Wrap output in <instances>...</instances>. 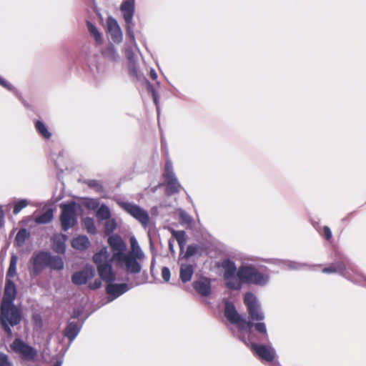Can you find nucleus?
<instances>
[{
	"instance_id": "f257e3e1",
	"label": "nucleus",
	"mask_w": 366,
	"mask_h": 366,
	"mask_svg": "<svg viewBox=\"0 0 366 366\" xmlns=\"http://www.w3.org/2000/svg\"><path fill=\"white\" fill-rule=\"evenodd\" d=\"M224 314L227 319L232 323L237 326V337L247 345L250 350L254 352L261 359L267 362H272L275 357V350L270 345H259L254 343L252 327H254L255 330L262 334L265 339H267L268 335L266 325L264 322H257L253 324L250 321L242 318L234 305L227 302L225 304Z\"/></svg>"
},
{
	"instance_id": "f03ea898",
	"label": "nucleus",
	"mask_w": 366,
	"mask_h": 366,
	"mask_svg": "<svg viewBox=\"0 0 366 366\" xmlns=\"http://www.w3.org/2000/svg\"><path fill=\"white\" fill-rule=\"evenodd\" d=\"M130 251L124 253L114 262L129 274H139L142 270L140 262L145 259V254L134 236L130 237Z\"/></svg>"
},
{
	"instance_id": "7ed1b4c3",
	"label": "nucleus",
	"mask_w": 366,
	"mask_h": 366,
	"mask_svg": "<svg viewBox=\"0 0 366 366\" xmlns=\"http://www.w3.org/2000/svg\"><path fill=\"white\" fill-rule=\"evenodd\" d=\"M93 261L97 267V271L101 279L106 282H114L116 279L113 271L109 253L106 247H102L93 256Z\"/></svg>"
},
{
	"instance_id": "20e7f679",
	"label": "nucleus",
	"mask_w": 366,
	"mask_h": 366,
	"mask_svg": "<svg viewBox=\"0 0 366 366\" xmlns=\"http://www.w3.org/2000/svg\"><path fill=\"white\" fill-rule=\"evenodd\" d=\"M240 276L244 282L259 287H264L269 282L270 275L267 271H263L252 264L240 266Z\"/></svg>"
},
{
	"instance_id": "39448f33",
	"label": "nucleus",
	"mask_w": 366,
	"mask_h": 366,
	"mask_svg": "<svg viewBox=\"0 0 366 366\" xmlns=\"http://www.w3.org/2000/svg\"><path fill=\"white\" fill-rule=\"evenodd\" d=\"M21 320V311L14 305H1L0 322L5 332L8 335H11L12 332L11 326H15L19 324Z\"/></svg>"
},
{
	"instance_id": "423d86ee",
	"label": "nucleus",
	"mask_w": 366,
	"mask_h": 366,
	"mask_svg": "<svg viewBox=\"0 0 366 366\" xmlns=\"http://www.w3.org/2000/svg\"><path fill=\"white\" fill-rule=\"evenodd\" d=\"M124 20L125 21V29L127 37L130 44L137 46L134 26L133 18L135 11V0H124L120 6Z\"/></svg>"
},
{
	"instance_id": "0eeeda50",
	"label": "nucleus",
	"mask_w": 366,
	"mask_h": 366,
	"mask_svg": "<svg viewBox=\"0 0 366 366\" xmlns=\"http://www.w3.org/2000/svg\"><path fill=\"white\" fill-rule=\"evenodd\" d=\"M224 268V278L227 287L232 290H240L244 279L240 276V267L237 269L235 264L226 260L223 262Z\"/></svg>"
},
{
	"instance_id": "6e6552de",
	"label": "nucleus",
	"mask_w": 366,
	"mask_h": 366,
	"mask_svg": "<svg viewBox=\"0 0 366 366\" xmlns=\"http://www.w3.org/2000/svg\"><path fill=\"white\" fill-rule=\"evenodd\" d=\"M117 202L122 209L136 219L143 227L146 228L147 227L149 222V216L145 209L132 202L120 199L117 200Z\"/></svg>"
},
{
	"instance_id": "1a4fd4ad",
	"label": "nucleus",
	"mask_w": 366,
	"mask_h": 366,
	"mask_svg": "<svg viewBox=\"0 0 366 366\" xmlns=\"http://www.w3.org/2000/svg\"><path fill=\"white\" fill-rule=\"evenodd\" d=\"M49 252H34L29 259V272L31 278L39 276L48 267Z\"/></svg>"
},
{
	"instance_id": "9d476101",
	"label": "nucleus",
	"mask_w": 366,
	"mask_h": 366,
	"mask_svg": "<svg viewBox=\"0 0 366 366\" xmlns=\"http://www.w3.org/2000/svg\"><path fill=\"white\" fill-rule=\"evenodd\" d=\"M10 347L24 361H35L38 355V351L34 347L19 338L14 340Z\"/></svg>"
},
{
	"instance_id": "9b49d317",
	"label": "nucleus",
	"mask_w": 366,
	"mask_h": 366,
	"mask_svg": "<svg viewBox=\"0 0 366 366\" xmlns=\"http://www.w3.org/2000/svg\"><path fill=\"white\" fill-rule=\"evenodd\" d=\"M78 205L74 203L62 204L60 207L61 209V214L60 220L62 228L64 231L74 227L76 222V209Z\"/></svg>"
},
{
	"instance_id": "f8f14e48",
	"label": "nucleus",
	"mask_w": 366,
	"mask_h": 366,
	"mask_svg": "<svg viewBox=\"0 0 366 366\" xmlns=\"http://www.w3.org/2000/svg\"><path fill=\"white\" fill-rule=\"evenodd\" d=\"M164 178L166 182V192L168 194L172 195L180 191L182 186L174 172L172 162L169 159L165 163Z\"/></svg>"
},
{
	"instance_id": "ddd939ff",
	"label": "nucleus",
	"mask_w": 366,
	"mask_h": 366,
	"mask_svg": "<svg viewBox=\"0 0 366 366\" xmlns=\"http://www.w3.org/2000/svg\"><path fill=\"white\" fill-rule=\"evenodd\" d=\"M244 303L247 307L249 318L252 321H260L264 320V316L261 311L257 297L251 292L244 295Z\"/></svg>"
},
{
	"instance_id": "4468645a",
	"label": "nucleus",
	"mask_w": 366,
	"mask_h": 366,
	"mask_svg": "<svg viewBox=\"0 0 366 366\" xmlns=\"http://www.w3.org/2000/svg\"><path fill=\"white\" fill-rule=\"evenodd\" d=\"M322 272L328 274L339 273L345 278L352 282H357V280H355L352 274V272H353L352 268L350 265L346 266L343 262L331 264L328 267H325L322 269Z\"/></svg>"
},
{
	"instance_id": "2eb2a0df",
	"label": "nucleus",
	"mask_w": 366,
	"mask_h": 366,
	"mask_svg": "<svg viewBox=\"0 0 366 366\" xmlns=\"http://www.w3.org/2000/svg\"><path fill=\"white\" fill-rule=\"evenodd\" d=\"M108 243L112 249L111 258L114 262L126 253L127 244L117 234L110 236L108 238Z\"/></svg>"
},
{
	"instance_id": "dca6fc26",
	"label": "nucleus",
	"mask_w": 366,
	"mask_h": 366,
	"mask_svg": "<svg viewBox=\"0 0 366 366\" xmlns=\"http://www.w3.org/2000/svg\"><path fill=\"white\" fill-rule=\"evenodd\" d=\"M107 31L112 41L115 44H120L123 40V32L118 21L112 16H109L106 21Z\"/></svg>"
},
{
	"instance_id": "f3484780",
	"label": "nucleus",
	"mask_w": 366,
	"mask_h": 366,
	"mask_svg": "<svg viewBox=\"0 0 366 366\" xmlns=\"http://www.w3.org/2000/svg\"><path fill=\"white\" fill-rule=\"evenodd\" d=\"M95 274L94 269L91 265H86L81 271L74 273L71 280L76 285H84L93 278Z\"/></svg>"
},
{
	"instance_id": "a211bd4d",
	"label": "nucleus",
	"mask_w": 366,
	"mask_h": 366,
	"mask_svg": "<svg viewBox=\"0 0 366 366\" xmlns=\"http://www.w3.org/2000/svg\"><path fill=\"white\" fill-rule=\"evenodd\" d=\"M129 289V286L126 283L114 284L113 282H108L106 291L109 296V302L112 301L115 298L119 297L128 291Z\"/></svg>"
},
{
	"instance_id": "6ab92c4d",
	"label": "nucleus",
	"mask_w": 366,
	"mask_h": 366,
	"mask_svg": "<svg viewBox=\"0 0 366 366\" xmlns=\"http://www.w3.org/2000/svg\"><path fill=\"white\" fill-rule=\"evenodd\" d=\"M16 290L14 283L11 280H7L1 305L11 306L14 305L13 302L16 298Z\"/></svg>"
},
{
	"instance_id": "aec40b11",
	"label": "nucleus",
	"mask_w": 366,
	"mask_h": 366,
	"mask_svg": "<svg viewBox=\"0 0 366 366\" xmlns=\"http://www.w3.org/2000/svg\"><path fill=\"white\" fill-rule=\"evenodd\" d=\"M193 287L202 296L207 297L211 292V282L206 277L200 278L193 282Z\"/></svg>"
},
{
	"instance_id": "412c9836",
	"label": "nucleus",
	"mask_w": 366,
	"mask_h": 366,
	"mask_svg": "<svg viewBox=\"0 0 366 366\" xmlns=\"http://www.w3.org/2000/svg\"><path fill=\"white\" fill-rule=\"evenodd\" d=\"M102 56L105 61L112 64L118 63L121 60V57L113 44H109L102 51Z\"/></svg>"
},
{
	"instance_id": "4be33fe9",
	"label": "nucleus",
	"mask_w": 366,
	"mask_h": 366,
	"mask_svg": "<svg viewBox=\"0 0 366 366\" xmlns=\"http://www.w3.org/2000/svg\"><path fill=\"white\" fill-rule=\"evenodd\" d=\"M66 237L64 234H58L53 238V249L54 250L60 254H64L66 251Z\"/></svg>"
},
{
	"instance_id": "5701e85b",
	"label": "nucleus",
	"mask_w": 366,
	"mask_h": 366,
	"mask_svg": "<svg viewBox=\"0 0 366 366\" xmlns=\"http://www.w3.org/2000/svg\"><path fill=\"white\" fill-rule=\"evenodd\" d=\"M81 330V327L76 322H71L68 324L65 331L64 335L69 339L71 342L78 335Z\"/></svg>"
},
{
	"instance_id": "b1692460",
	"label": "nucleus",
	"mask_w": 366,
	"mask_h": 366,
	"mask_svg": "<svg viewBox=\"0 0 366 366\" xmlns=\"http://www.w3.org/2000/svg\"><path fill=\"white\" fill-rule=\"evenodd\" d=\"M71 245L74 248L79 250H84L89 245V240L85 235H81L72 240Z\"/></svg>"
},
{
	"instance_id": "393cba45",
	"label": "nucleus",
	"mask_w": 366,
	"mask_h": 366,
	"mask_svg": "<svg viewBox=\"0 0 366 366\" xmlns=\"http://www.w3.org/2000/svg\"><path fill=\"white\" fill-rule=\"evenodd\" d=\"M194 273L193 267L191 264H182L180 267V279L183 282L190 281Z\"/></svg>"
},
{
	"instance_id": "a878e982",
	"label": "nucleus",
	"mask_w": 366,
	"mask_h": 366,
	"mask_svg": "<svg viewBox=\"0 0 366 366\" xmlns=\"http://www.w3.org/2000/svg\"><path fill=\"white\" fill-rule=\"evenodd\" d=\"M172 237L177 241L180 250L183 251L187 243V236L184 231H176L171 229Z\"/></svg>"
},
{
	"instance_id": "bb28decb",
	"label": "nucleus",
	"mask_w": 366,
	"mask_h": 366,
	"mask_svg": "<svg viewBox=\"0 0 366 366\" xmlns=\"http://www.w3.org/2000/svg\"><path fill=\"white\" fill-rule=\"evenodd\" d=\"M48 267L52 269L61 270L64 268V261L61 257L53 256L49 253Z\"/></svg>"
},
{
	"instance_id": "cd10ccee",
	"label": "nucleus",
	"mask_w": 366,
	"mask_h": 366,
	"mask_svg": "<svg viewBox=\"0 0 366 366\" xmlns=\"http://www.w3.org/2000/svg\"><path fill=\"white\" fill-rule=\"evenodd\" d=\"M87 28L90 34L93 36L95 41L98 44L103 43L102 34L98 30L97 26L91 22L87 23Z\"/></svg>"
},
{
	"instance_id": "c85d7f7f",
	"label": "nucleus",
	"mask_w": 366,
	"mask_h": 366,
	"mask_svg": "<svg viewBox=\"0 0 366 366\" xmlns=\"http://www.w3.org/2000/svg\"><path fill=\"white\" fill-rule=\"evenodd\" d=\"M35 128L38 133L44 139H49L51 137V133L42 121L37 120L35 123Z\"/></svg>"
},
{
	"instance_id": "c756f323",
	"label": "nucleus",
	"mask_w": 366,
	"mask_h": 366,
	"mask_svg": "<svg viewBox=\"0 0 366 366\" xmlns=\"http://www.w3.org/2000/svg\"><path fill=\"white\" fill-rule=\"evenodd\" d=\"M29 235L30 234L27 229L24 228L19 229L15 237V241L17 245L22 247L25 244L26 239L29 237Z\"/></svg>"
},
{
	"instance_id": "7c9ffc66",
	"label": "nucleus",
	"mask_w": 366,
	"mask_h": 366,
	"mask_svg": "<svg viewBox=\"0 0 366 366\" xmlns=\"http://www.w3.org/2000/svg\"><path fill=\"white\" fill-rule=\"evenodd\" d=\"M110 217L111 212L109 208L105 204L101 205L97 212V217L102 220H107L110 219Z\"/></svg>"
},
{
	"instance_id": "2f4dec72",
	"label": "nucleus",
	"mask_w": 366,
	"mask_h": 366,
	"mask_svg": "<svg viewBox=\"0 0 366 366\" xmlns=\"http://www.w3.org/2000/svg\"><path fill=\"white\" fill-rule=\"evenodd\" d=\"M53 219V212L51 209H48L42 214L38 216L35 219V222L39 224H47Z\"/></svg>"
},
{
	"instance_id": "473e14b6",
	"label": "nucleus",
	"mask_w": 366,
	"mask_h": 366,
	"mask_svg": "<svg viewBox=\"0 0 366 366\" xmlns=\"http://www.w3.org/2000/svg\"><path fill=\"white\" fill-rule=\"evenodd\" d=\"M178 212L182 224L190 226L192 224L193 218L187 212H185L184 209H179Z\"/></svg>"
},
{
	"instance_id": "72a5a7b5",
	"label": "nucleus",
	"mask_w": 366,
	"mask_h": 366,
	"mask_svg": "<svg viewBox=\"0 0 366 366\" xmlns=\"http://www.w3.org/2000/svg\"><path fill=\"white\" fill-rule=\"evenodd\" d=\"M18 262V257L13 254L10 259L9 267L7 272V276L13 277L16 273V264Z\"/></svg>"
},
{
	"instance_id": "f704fd0d",
	"label": "nucleus",
	"mask_w": 366,
	"mask_h": 366,
	"mask_svg": "<svg viewBox=\"0 0 366 366\" xmlns=\"http://www.w3.org/2000/svg\"><path fill=\"white\" fill-rule=\"evenodd\" d=\"M282 264L285 269H300L305 265L304 264L292 262L290 260H283L282 261Z\"/></svg>"
},
{
	"instance_id": "c9c22d12",
	"label": "nucleus",
	"mask_w": 366,
	"mask_h": 366,
	"mask_svg": "<svg viewBox=\"0 0 366 366\" xmlns=\"http://www.w3.org/2000/svg\"><path fill=\"white\" fill-rule=\"evenodd\" d=\"M29 204V202L26 199H19L17 201H16L14 204V214H19L22 209L25 208L26 207H27V205Z\"/></svg>"
},
{
	"instance_id": "e433bc0d",
	"label": "nucleus",
	"mask_w": 366,
	"mask_h": 366,
	"mask_svg": "<svg viewBox=\"0 0 366 366\" xmlns=\"http://www.w3.org/2000/svg\"><path fill=\"white\" fill-rule=\"evenodd\" d=\"M88 187L92 189H94L95 191L98 192H102L104 191V187L102 183L96 179H89L86 182Z\"/></svg>"
},
{
	"instance_id": "4c0bfd02",
	"label": "nucleus",
	"mask_w": 366,
	"mask_h": 366,
	"mask_svg": "<svg viewBox=\"0 0 366 366\" xmlns=\"http://www.w3.org/2000/svg\"><path fill=\"white\" fill-rule=\"evenodd\" d=\"M0 366H14V364L9 355L0 352Z\"/></svg>"
},
{
	"instance_id": "58836bf2",
	"label": "nucleus",
	"mask_w": 366,
	"mask_h": 366,
	"mask_svg": "<svg viewBox=\"0 0 366 366\" xmlns=\"http://www.w3.org/2000/svg\"><path fill=\"white\" fill-rule=\"evenodd\" d=\"M84 223L88 232L91 234H94L96 232V227L92 219L85 218L84 219Z\"/></svg>"
},
{
	"instance_id": "ea45409f",
	"label": "nucleus",
	"mask_w": 366,
	"mask_h": 366,
	"mask_svg": "<svg viewBox=\"0 0 366 366\" xmlns=\"http://www.w3.org/2000/svg\"><path fill=\"white\" fill-rule=\"evenodd\" d=\"M147 89L152 93V98H153V100H154V103L156 105L157 109L158 110L159 109V106H158V104H159V95H158L157 92H156V90L154 89L153 85L151 83H149V82H147Z\"/></svg>"
},
{
	"instance_id": "a19ab883",
	"label": "nucleus",
	"mask_w": 366,
	"mask_h": 366,
	"mask_svg": "<svg viewBox=\"0 0 366 366\" xmlns=\"http://www.w3.org/2000/svg\"><path fill=\"white\" fill-rule=\"evenodd\" d=\"M198 249H199L198 247L195 244L189 245L187 249L186 254H185L186 257L189 258V257L196 254L198 252Z\"/></svg>"
},
{
	"instance_id": "79ce46f5",
	"label": "nucleus",
	"mask_w": 366,
	"mask_h": 366,
	"mask_svg": "<svg viewBox=\"0 0 366 366\" xmlns=\"http://www.w3.org/2000/svg\"><path fill=\"white\" fill-rule=\"evenodd\" d=\"M105 229L107 232H112L117 227L116 222L114 219H107Z\"/></svg>"
},
{
	"instance_id": "37998d69",
	"label": "nucleus",
	"mask_w": 366,
	"mask_h": 366,
	"mask_svg": "<svg viewBox=\"0 0 366 366\" xmlns=\"http://www.w3.org/2000/svg\"><path fill=\"white\" fill-rule=\"evenodd\" d=\"M129 71L130 75L138 78V70L134 61H130L129 64Z\"/></svg>"
},
{
	"instance_id": "c03bdc74",
	"label": "nucleus",
	"mask_w": 366,
	"mask_h": 366,
	"mask_svg": "<svg viewBox=\"0 0 366 366\" xmlns=\"http://www.w3.org/2000/svg\"><path fill=\"white\" fill-rule=\"evenodd\" d=\"M86 207L90 209H96L99 207V201L95 199H89L86 202Z\"/></svg>"
},
{
	"instance_id": "a18cd8bd",
	"label": "nucleus",
	"mask_w": 366,
	"mask_h": 366,
	"mask_svg": "<svg viewBox=\"0 0 366 366\" xmlns=\"http://www.w3.org/2000/svg\"><path fill=\"white\" fill-rule=\"evenodd\" d=\"M321 234L324 236L327 240H330L332 236L331 229L327 226L323 227Z\"/></svg>"
},
{
	"instance_id": "49530a36",
	"label": "nucleus",
	"mask_w": 366,
	"mask_h": 366,
	"mask_svg": "<svg viewBox=\"0 0 366 366\" xmlns=\"http://www.w3.org/2000/svg\"><path fill=\"white\" fill-rule=\"evenodd\" d=\"M170 270L168 267H164L162 269V277L165 282H169L170 279Z\"/></svg>"
},
{
	"instance_id": "de8ad7c7",
	"label": "nucleus",
	"mask_w": 366,
	"mask_h": 366,
	"mask_svg": "<svg viewBox=\"0 0 366 366\" xmlns=\"http://www.w3.org/2000/svg\"><path fill=\"white\" fill-rule=\"evenodd\" d=\"M97 72V74L102 75L106 74L109 71V67H107L105 65H102V64L99 63L96 66Z\"/></svg>"
},
{
	"instance_id": "09e8293b",
	"label": "nucleus",
	"mask_w": 366,
	"mask_h": 366,
	"mask_svg": "<svg viewBox=\"0 0 366 366\" xmlns=\"http://www.w3.org/2000/svg\"><path fill=\"white\" fill-rule=\"evenodd\" d=\"M0 85L11 92L14 89V87L10 83L7 82L1 77H0Z\"/></svg>"
},
{
	"instance_id": "8fccbe9b",
	"label": "nucleus",
	"mask_w": 366,
	"mask_h": 366,
	"mask_svg": "<svg viewBox=\"0 0 366 366\" xmlns=\"http://www.w3.org/2000/svg\"><path fill=\"white\" fill-rule=\"evenodd\" d=\"M126 55H127V57L129 59V62L130 61H134V58H133V53H132V51L131 50L127 49Z\"/></svg>"
},
{
	"instance_id": "3c124183",
	"label": "nucleus",
	"mask_w": 366,
	"mask_h": 366,
	"mask_svg": "<svg viewBox=\"0 0 366 366\" xmlns=\"http://www.w3.org/2000/svg\"><path fill=\"white\" fill-rule=\"evenodd\" d=\"M169 249L172 253H174V240H169Z\"/></svg>"
},
{
	"instance_id": "603ef678",
	"label": "nucleus",
	"mask_w": 366,
	"mask_h": 366,
	"mask_svg": "<svg viewBox=\"0 0 366 366\" xmlns=\"http://www.w3.org/2000/svg\"><path fill=\"white\" fill-rule=\"evenodd\" d=\"M150 76L154 80H156L157 78V74L154 69H151L150 70Z\"/></svg>"
},
{
	"instance_id": "864d4df0",
	"label": "nucleus",
	"mask_w": 366,
	"mask_h": 366,
	"mask_svg": "<svg viewBox=\"0 0 366 366\" xmlns=\"http://www.w3.org/2000/svg\"><path fill=\"white\" fill-rule=\"evenodd\" d=\"M3 224H4V216H3L1 208L0 207V228L2 227Z\"/></svg>"
},
{
	"instance_id": "5fc2aeb1",
	"label": "nucleus",
	"mask_w": 366,
	"mask_h": 366,
	"mask_svg": "<svg viewBox=\"0 0 366 366\" xmlns=\"http://www.w3.org/2000/svg\"><path fill=\"white\" fill-rule=\"evenodd\" d=\"M101 286V282L99 281H95L94 285L92 286L93 289L98 288Z\"/></svg>"
},
{
	"instance_id": "6e6d98bb",
	"label": "nucleus",
	"mask_w": 366,
	"mask_h": 366,
	"mask_svg": "<svg viewBox=\"0 0 366 366\" xmlns=\"http://www.w3.org/2000/svg\"><path fill=\"white\" fill-rule=\"evenodd\" d=\"M62 365V361L61 360H58L56 362V363L54 364V366H61Z\"/></svg>"
},
{
	"instance_id": "4d7b16f0",
	"label": "nucleus",
	"mask_w": 366,
	"mask_h": 366,
	"mask_svg": "<svg viewBox=\"0 0 366 366\" xmlns=\"http://www.w3.org/2000/svg\"><path fill=\"white\" fill-rule=\"evenodd\" d=\"M34 320H35L36 321H39V320H41L40 316H39V315H34Z\"/></svg>"
},
{
	"instance_id": "13d9d810",
	"label": "nucleus",
	"mask_w": 366,
	"mask_h": 366,
	"mask_svg": "<svg viewBox=\"0 0 366 366\" xmlns=\"http://www.w3.org/2000/svg\"><path fill=\"white\" fill-rule=\"evenodd\" d=\"M276 366H278L277 364H274Z\"/></svg>"
}]
</instances>
